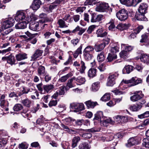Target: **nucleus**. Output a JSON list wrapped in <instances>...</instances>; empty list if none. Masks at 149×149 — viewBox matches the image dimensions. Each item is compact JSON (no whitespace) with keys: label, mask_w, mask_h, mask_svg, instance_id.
Returning a JSON list of instances; mask_svg holds the SVG:
<instances>
[{"label":"nucleus","mask_w":149,"mask_h":149,"mask_svg":"<svg viewBox=\"0 0 149 149\" xmlns=\"http://www.w3.org/2000/svg\"><path fill=\"white\" fill-rule=\"evenodd\" d=\"M121 3L123 4L130 6L132 5V0H120Z\"/></svg>","instance_id":"40"},{"label":"nucleus","mask_w":149,"mask_h":149,"mask_svg":"<svg viewBox=\"0 0 149 149\" xmlns=\"http://www.w3.org/2000/svg\"><path fill=\"white\" fill-rule=\"evenodd\" d=\"M79 147V149H89L91 146L88 143L83 142L80 144Z\"/></svg>","instance_id":"31"},{"label":"nucleus","mask_w":149,"mask_h":149,"mask_svg":"<svg viewBox=\"0 0 149 149\" xmlns=\"http://www.w3.org/2000/svg\"><path fill=\"white\" fill-rule=\"evenodd\" d=\"M100 129L97 128H92L88 129L87 130V131L91 132L92 133H94L100 131Z\"/></svg>","instance_id":"61"},{"label":"nucleus","mask_w":149,"mask_h":149,"mask_svg":"<svg viewBox=\"0 0 149 149\" xmlns=\"http://www.w3.org/2000/svg\"><path fill=\"white\" fill-rule=\"evenodd\" d=\"M127 25L125 24H119L116 26V28L120 30H123L127 28Z\"/></svg>","instance_id":"37"},{"label":"nucleus","mask_w":149,"mask_h":149,"mask_svg":"<svg viewBox=\"0 0 149 149\" xmlns=\"http://www.w3.org/2000/svg\"><path fill=\"white\" fill-rule=\"evenodd\" d=\"M21 103L25 106L27 107H29L31 104V101L28 99H26L22 100Z\"/></svg>","instance_id":"35"},{"label":"nucleus","mask_w":149,"mask_h":149,"mask_svg":"<svg viewBox=\"0 0 149 149\" xmlns=\"http://www.w3.org/2000/svg\"><path fill=\"white\" fill-rule=\"evenodd\" d=\"M80 140V137L78 136L74 137L72 140V146L73 148H74L77 146V143Z\"/></svg>","instance_id":"26"},{"label":"nucleus","mask_w":149,"mask_h":149,"mask_svg":"<svg viewBox=\"0 0 149 149\" xmlns=\"http://www.w3.org/2000/svg\"><path fill=\"white\" fill-rule=\"evenodd\" d=\"M95 27V25H92L90 26L88 28L87 32L89 34L91 33L93 31Z\"/></svg>","instance_id":"58"},{"label":"nucleus","mask_w":149,"mask_h":149,"mask_svg":"<svg viewBox=\"0 0 149 149\" xmlns=\"http://www.w3.org/2000/svg\"><path fill=\"white\" fill-rule=\"evenodd\" d=\"M15 58L18 61H20L27 58V55L25 53H19L15 56Z\"/></svg>","instance_id":"20"},{"label":"nucleus","mask_w":149,"mask_h":149,"mask_svg":"<svg viewBox=\"0 0 149 149\" xmlns=\"http://www.w3.org/2000/svg\"><path fill=\"white\" fill-rule=\"evenodd\" d=\"M18 148L19 149H26L28 148V146L26 142H22L19 144Z\"/></svg>","instance_id":"53"},{"label":"nucleus","mask_w":149,"mask_h":149,"mask_svg":"<svg viewBox=\"0 0 149 149\" xmlns=\"http://www.w3.org/2000/svg\"><path fill=\"white\" fill-rule=\"evenodd\" d=\"M72 73H69L66 75L63 76L60 78L58 80V81L59 82H65L68 79L69 77H72Z\"/></svg>","instance_id":"18"},{"label":"nucleus","mask_w":149,"mask_h":149,"mask_svg":"<svg viewBox=\"0 0 149 149\" xmlns=\"http://www.w3.org/2000/svg\"><path fill=\"white\" fill-rule=\"evenodd\" d=\"M75 80L77 82L80 83L81 84H84L85 81V78L80 77H79L77 78L75 77Z\"/></svg>","instance_id":"48"},{"label":"nucleus","mask_w":149,"mask_h":149,"mask_svg":"<svg viewBox=\"0 0 149 149\" xmlns=\"http://www.w3.org/2000/svg\"><path fill=\"white\" fill-rule=\"evenodd\" d=\"M141 105L138 104H134L131 105L130 108V109L133 111H137L140 110L141 108Z\"/></svg>","instance_id":"21"},{"label":"nucleus","mask_w":149,"mask_h":149,"mask_svg":"<svg viewBox=\"0 0 149 149\" xmlns=\"http://www.w3.org/2000/svg\"><path fill=\"white\" fill-rule=\"evenodd\" d=\"M85 9L86 7H79L76 9V11L77 12L80 14L81 13H82Z\"/></svg>","instance_id":"59"},{"label":"nucleus","mask_w":149,"mask_h":149,"mask_svg":"<svg viewBox=\"0 0 149 149\" xmlns=\"http://www.w3.org/2000/svg\"><path fill=\"white\" fill-rule=\"evenodd\" d=\"M82 136L85 139H89L92 136V134L91 133H85L83 134Z\"/></svg>","instance_id":"63"},{"label":"nucleus","mask_w":149,"mask_h":149,"mask_svg":"<svg viewBox=\"0 0 149 149\" xmlns=\"http://www.w3.org/2000/svg\"><path fill=\"white\" fill-rule=\"evenodd\" d=\"M11 50V47H9L3 50H0V54L2 55H4L6 53L9 52Z\"/></svg>","instance_id":"52"},{"label":"nucleus","mask_w":149,"mask_h":149,"mask_svg":"<svg viewBox=\"0 0 149 149\" xmlns=\"http://www.w3.org/2000/svg\"><path fill=\"white\" fill-rule=\"evenodd\" d=\"M143 146H144L146 148H149V139H143Z\"/></svg>","instance_id":"49"},{"label":"nucleus","mask_w":149,"mask_h":149,"mask_svg":"<svg viewBox=\"0 0 149 149\" xmlns=\"http://www.w3.org/2000/svg\"><path fill=\"white\" fill-rule=\"evenodd\" d=\"M16 61L15 56L11 54L8 56L7 63L11 65L15 64Z\"/></svg>","instance_id":"23"},{"label":"nucleus","mask_w":149,"mask_h":149,"mask_svg":"<svg viewBox=\"0 0 149 149\" xmlns=\"http://www.w3.org/2000/svg\"><path fill=\"white\" fill-rule=\"evenodd\" d=\"M110 99V96L109 93H107L104 95L101 98V100L104 102H107Z\"/></svg>","instance_id":"38"},{"label":"nucleus","mask_w":149,"mask_h":149,"mask_svg":"<svg viewBox=\"0 0 149 149\" xmlns=\"http://www.w3.org/2000/svg\"><path fill=\"white\" fill-rule=\"evenodd\" d=\"M133 94L134 95L130 97V100L132 102L137 101L144 96L143 94L141 91H136L134 92Z\"/></svg>","instance_id":"4"},{"label":"nucleus","mask_w":149,"mask_h":149,"mask_svg":"<svg viewBox=\"0 0 149 149\" xmlns=\"http://www.w3.org/2000/svg\"><path fill=\"white\" fill-rule=\"evenodd\" d=\"M41 3L40 0H34L31 6L33 10H37L40 7Z\"/></svg>","instance_id":"12"},{"label":"nucleus","mask_w":149,"mask_h":149,"mask_svg":"<svg viewBox=\"0 0 149 149\" xmlns=\"http://www.w3.org/2000/svg\"><path fill=\"white\" fill-rule=\"evenodd\" d=\"M69 146V144L68 142L63 141L62 143V147L64 149H68Z\"/></svg>","instance_id":"57"},{"label":"nucleus","mask_w":149,"mask_h":149,"mask_svg":"<svg viewBox=\"0 0 149 149\" xmlns=\"http://www.w3.org/2000/svg\"><path fill=\"white\" fill-rule=\"evenodd\" d=\"M38 75L41 78L43 77L46 74V72L45 71V68L44 66H40L38 69Z\"/></svg>","instance_id":"13"},{"label":"nucleus","mask_w":149,"mask_h":149,"mask_svg":"<svg viewBox=\"0 0 149 149\" xmlns=\"http://www.w3.org/2000/svg\"><path fill=\"white\" fill-rule=\"evenodd\" d=\"M94 50V48L93 46L89 45L85 47L83 51L92 53Z\"/></svg>","instance_id":"41"},{"label":"nucleus","mask_w":149,"mask_h":149,"mask_svg":"<svg viewBox=\"0 0 149 149\" xmlns=\"http://www.w3.org/2000/svg\"><path fill=\"white\" fill-rule=\"evenodd\" d=\"M148 8L147 4L145 3H141L139 6L138 11L141 12L142 13H146L147 12Z\"/></svg>","instance_id":"9"},{"label":"nucleus","mask_w":149,"mask_h":149,"mask_svg":"<svg viewBox=\"0 0 149 149\" xmlns=\"http://www.w3.org/2000/svg\"><path fill=\"white\" fill-rule=\"evenodd\" d=\"M123 47L126 51L130 52L133 49V47L131 46L126 45L124 44H122V47Z\"/></svg>","instance_id":"50"},{"label":"nucleus","mask_w":149,"mask_h":149,"mask_svg":"<svg viewBox=\"0 0 149 149\" xmlns=\"http://www.w3.org/2000/svg\"><path fill=\"white\" fill-rule=\"evenodd\" d=\"M39 25V23L38 22H32L29 24V28L31 30L36 31L38 29Z\"/></svg>","instance_id":"15"},{"label":"nucleus","mask_w":149,"mask_h":149,"mask_svg":"<svg viewBox=\"0 0 149 149\" xmlns=\"http://www.w3.org/2000/svg\"><path fill=\"white\" fill-rule=\"evenodd\" d=\"M142 39L141 40L140 42H146L147 40L148 36L146 34H143L141 36Z\"/></svg>","instance_id":"60"},{"label":"nucleus","mask_w":149,"mask_h":149,"mask_svg":"<svg viewBox=\"0 0 149 149\" xmlns=\"http://www.w3.org/2000/svg\"><path fill=\"white\" fill-rule=\"evenodd\" d=\"M86 106L88 108H93L97 104L96 102H92L91 100H89L85 102Z\"/></svg>","instance_id":"29"},{"label":"nucleus","mask_w":149,"mask_h":149,"mask_svg":"<svg viewBox=\"0 0 149 149\" xmlns=\"http://www.w3.org/2000/svg\"><path fill=\"white\" fill-rule=\"evenodd\" d=\"M133 70V67L130 65L125 66L123 70V72L124 73L129 74L132 72Z\"/></svg>","instance_id":"24"},{"label":"nucleus","mask_w":149,"mask_h":149,"mask_svg":"<svg viewBox=\"0 0 149 149\" xmlns=\"http://www.w3.org/2000/svg\"><path fill=\"white\" fill-rule=\"evenodd\" d=\"M95 3V0H86L85 2L86 5H93Z\"/></svg>","instance_id":"56"},{"label":"nucleus","mask_w":149,"mask_h":149,"mask_svg":"<svg viewBox=\"0 0 149 149\" xmlns=\"http://www.w3.org/2000/svg\"><path fill=\"white\" fill-rule=\"evenodd\" d=\"M97 15L94 14L92 15L91 19V22H97Z\"/></svg>","instance_id":"62"},{"label":"nucleus","mask_w":149,"mask_h":149,"mask_svg":"<svg viewBox=\"0 0 149 149\" xmlns=\"http://www.w3.org/2000/svg\"><path fill=\"white\" fill-rule=\"evenodd\" d=\"M108 78L107 85L108 86H112L115 84V79L118 76L117 73L110 74Z\"/></svg>","instance_id":"5"},{"label":"nucleus","mask_w":149,"mask_h":149,"mask_svg":"<svg viewBox=\"0 0 149 149\" xmlns=\"http://www.w3.org/2000/svg\"><path fill=\"white\" fill-rule=\"evenodd\" d=\"M83 55L84 59L87 61H89L93 57V55L91 53L83 52Z\"/></svg>","instance_id":"22"},{"label":"nucleus","mask_w":149,"mask_h":149,"mask_svg":"<svg viewBox=\"0 0 149 149\" xmlns=\"http://www.w3.org/2000/svg\"><path fill=\"white\" fill-rule=\"evenodd\" d=\"M75 77H73L69 79L66 84V86L69 88H72L75 86V85L73 84L74 80H75Z\"/></svg>","instance_id":"28"},{"label":"nucleus","mask_w":149,"mask_h":149,"mask_svg":"<svg viewBox=\"0 0 149 149\" xmlns=\"http://www.w3.org/2000/svg\"><path fill=\"white\" fill-rule=\"evenodd\" d=\"M14 20L12 18H9L8 20L3 22L2 24L4 29L12 26L14 25Z\"/></svg>","instance_id":"7"},{"label":"nucleus","mask_w":149,"mask_h":149,"mask_svg":"<svg viewBox=\"0 0 149 149\" xmlns=\"http://www.w3.org/2000/svg\"><path fill=\"white\" fill-rule=\"evenodd\" d=\"M100 121L101 122V124L104 126H107L109 123H110L111 125L114 124L113 120L110 118Z\"/></svg>","instance_id":"19"},{"label":"nucleus","mask_w":149,"mask_h":149,"mask_svg":"<svg viewBox=\"0 0 149 149\" xmlns=\"http://www.w3.org/2000/svg\"><path fill=\"white\" fill-rule=\"evenodd\" d=\"M110 53L116 54V53L118 52L119 51V48L118 47H112L110 49Z\"/></svg>","instance_id":"54"},{"label":"nucleus","mask_w":149,"mask_h":149,"mask_svg":"<svg viewBox=\"0 0 149 149\" xmlns=\"http://www.w3.org/2000/svg\"><path fill=\"white\" fill-rule=\"evenodd\" d=\"M97 37H103L107 34V33L102 28L98 29L96 31Z\"/></svg>","instance_id":"16"},{"label":"nucleus","mask_w":149,"mask_h":149,"mask_svg":"<svg viewBox=\"0 0 149 149\" xmlns=\"http://www.w3.org/2000/svg\"><path fill=\"white\" fill-rule=\"evenodd\" d=\"M114 124H123L125 123L127 121V119L125 117L120 116H117L114 118Z\"/></svg>","instance_id":"6"},{"label":"nucleus","mask_w":149,"mask_h":149,"mask_svg":"<svg viewBox=\"0 0 149 149\" xmlns=\"http://www.w3.org/2000/svg\"><path fill=\"white\" fill-rule=\"evenodd\" d=\"M136 143V141L134 138H130L128 140L127 143L126 144V146L130 147L134 145Z\"/></svg>","instance_id":"25"},{"label":"nucleus","mask_w":149,"mask_h":149,"mask_svg":"<svg viewBox=\"0 0 149 149\" xmlns=\"http://www.w3.org/2000/svg\"><path fill=\"white\" fill-rule=\"evenodd\" d=\"M29 22H24V21H19L18 23L15 26V28L17 29H23L26 27L27 24Z\"/></svg>","instance_id":"11"},{"label":"nucleus","mask_w":149,"mask_h":149,"mask_svg":"<svg viewBox=\"0 0 149 149\" xmlns=\"http://www.w3.org/2000/svg\"><path fill=\"white\" fill-rule=\"evenodd\" d=\"M23 109V106L21 104H16L13 107V109L15 111H19Z\"/></svg>","instance_id":"45"},{"label":"nucleus","mask_w":149,"mask_h":149,"mask_svg":"<svg viewBox=\"0 0 149 149\" xmlns=\"http://www.w3.org/2000/svg\"><path fill=\"white\" fill-rule=\"evenodd\" d=\"M105 47V44L102 43L99 45H95L94 48L97 52H100Z\"/></svg>","instance_id":"30"},{"label":"nucleus","mask_w":149,"mask_h":149,"mask_svg":"<svg viewBox=\"0 0 149 149\" xmlns=\"http://www.w3.org/2000/svg\"><path fill=\"white\" fill-rule=\"evenodd\" d=\"M106 64L104 63H103L100 64L97 66V68L101 72L104 71L106 69Z\"/></svg>","instance_id":"47"},{"label":"nucleus","mask_w":149,"mask_h":149,"mask_svg":"<svg viewBox=\"0 0 149 149\" xmlns=\"http://www.w3.org/2000/svg\"><path fill=\"white\" fill-rule=\"evenodd\" d=\"M117 58V56L116 54L113 53H109L107 58L108 62H111L116 59Z\"/></svg>","instance_id":"27"},{"label":"nucleus","mask_w":149,"mask_h":149,"mask_svg":"<svg viewBox=\"0 0 149 149\" xmlns=\"http://www.w3.org/2000/svg\"><path fill=\"white\" fill-rule=\"evenodd\" d=\"M140 59L141 61L144 63L147 64H149V55H148L146 54H142Z\"/></svg>","instance_id":"17"},{"label":"nucleus","mask_w":149,"mask_h":149,"mask_svg":"<svg viewBox=\"0 0 149 149\" xmlns=\"http://www.w3.org/2000/svg\"><path fill=\"white\" fill-rule=\"evenodd\" d=\"M145 13H142L141 12L138 11V12L136 13L135 17L138 20L146 21L147 20V18L145 16Z\"/></svg>","instance_id":"10"},{"label":"nucleus","mask_w":149,"mask_h":149,"mask_svg":"<svg viewBox=\"0 0 149 149\" xmlns=\"http://www.w3.org/2000/svg\"><path fill=\"white\" fill-rule=\"evenodd\" d=\"M104 59L105 57L103 52H101L98 55L97 59L99 62L102 61H104Z\"/></svg>","instance_id":"42"},{"label":"nucleus","mask_w":149,"mask_h":149,"mask_svg":"<svg viewBox=\"0 0 149 149\" xmlns=\"http://www.w3.org/2000/svg\"><path fill=\"white\" fill-rule=\"evenodd\" d=\"M95 10L97 11L100 12H103L104 10L100 4L97 6L95 8Z\"/></svg>","instance_id":"64"},{"label":"nucleus","mask_w":149,"mask_h":149,"mask_svg":"<svg viewBox=\"0 0 149 149\" xmlns=\"http://www.w3.org/2000/svg\"><path fill=\"white\" fill-rule=\"evenodd\" d=\"M43 51L39 49H37L34 54L31 56V59L34 61L39 56L42 55Z\"/></svg>","instance_id":"14"},{"label":"nucleus","mask_w":149,"mask_h":149,"mask_svg":"<svg viewBox=\"0 0 149 149\" xmlns=\"http://www.w3.org/2000/svg\"><path fill=\"white\" fill-rule=\"evenodd\" d=\"M44 90L47 92L48 93L51 91L54 88V87L53 85L50 84L44 85L43 86Z\"/></svg>","instance_id":"32"},{"label":"nucleus","mask_w":149,"mask_h":149,"mask_svg":"<svg viewBox=\"0 0 149 149\" xmlns=\"http://www.w3.org/2000/svg\"><path fill=\"white\" fill-rule=\"evenodd\" d=\"M119 55L120 57L126 59L128 57V52L125 50L121 51L119 53Z\"/></svg>","instance_id":"39"},{"label":"nucleus","mask_w":149,"mask_h":149,"mask_svg":"<svg viewBox=\"0 0 149 149\" xmlns=\"http://www.w3.org/2000/svg\"><path fill=\"white\" fill-rule=\"evenodd\" d=\"M58 23L60 26V27L61 28H66L68 27L67 25L65 24V22L61 19H59Z\"/></svg>","instance_id":"44"},{"label":"nucleus","mask_w":149,"mask_h":149,"mask_svg":"<svg viewBox=\"0 0 149 149\" xmlns=\"http://www.w3.org/2000/svg\"><path fill=\"white\" fill-rule=\"evenodd\" d=\"M72 107L77 110V111H81L84 109V106L82 103H73L72 104Z\"/></svg>","instance_id":"8"},{"label":"nucleus","mask_w":149,"mask_h":149,"mask_svg":"<svg viewBox=\"0 0 149 149\" xmlns=\"http://www.w3.org/2000/svg\"><path fill=\"white\" fill-rule=\"evenodd\" d=\"M100 87V82L97 81L93 83L92 85V88L94 91L98 90Z\"/></svg>","instance_id":"43"},{"label":"nucleus","mask_w":149,"mask_h":149,"mask_svg":"<svg viewBox=\"0 0 149 149\" xmlns=\"http://www.w3.org/2000/svg\"><path fill=\"white\" fill-rule=\"evenodd\" d=\"M9 47H11V45H10V43L9 42H7L3 44L0 46L1 48L2 49H6V48H7Z\"/></svg>","instance_id":"55"},{"label":"nucleus","mask_w":149,"mask_h":149,"mask_svg":"<svg viewBox=\"0 0 149 149\" xmlns=\"http://www.w3.org/2000/svg\"><path fill=\"white\" fill-rule=\"evenodd\" d=\"M117 18L120 21H125L128 17V11L125 9H122L116 13Z\"/></svg>","instance_id":"3"},{"label":"nucleus","mask_w":149,"mask_h":149,"mask_svg":"<svg viewBox=\"0 0 149 149\" xmlns=\"http://www.w3.org/2000/svg\"><path fill=\"white\" fill-rule=\"evenodd\" d=\"M65 86H62L59 88V89L57 91L59 93V95H64L65 93Z\"/></svg>","instance_id":"46"},{"label":"nucleus","mask_w":149,"mask_h":149,"mask_svg":"<svg viewBox=\"0 0 149 149\" xmlns=\"http://www.w3.org/2000/svg\"><path fill=\"white\" fill-rule=\"evenodd\" d=\"M96 70L94 68L90 69L88 71V76L90 77H93L96 75Z\"/></svg>","instance_id":"33"},{"label":"nucleus","mask_w":149,"mask_h":149,"mask_svg":"<svg viewBox=\"0 0 149 149\" xmlns=\"http://www.w3.org/2000/svg\"><path fill=\"white\" fill-rule=\"evenodd\" d=\"M81 67L79 70V71L81 73H85V71L86 68L85 65V63L82 60L81 61Z\"/></svg>","instance_id":"36"},{"label":"nucleus","mask_w":149,"mask_h":149,"mask_svg":"<svg viewBox=\"0 0 149 149\" xmlns=\"http://www.w3.org/2000/svg\"><path fill=\"white\" fill-rule=\"evenodd\" d=\"M103 116V112L101 111H99L97 112L95 114V117L94 119L99 121H101V118H102Z\"/></svg>","instance_id":"34"},{"label":"nucleus","mask_w":149,"mask_h":149,"mask_svg":"<svg viewBox=\"0 0 149 149\" xmlns=\"http://www.w3.org/2000/svg\"><path fill=\"white\" fill-rule=\"evenodd\" d=\"M15 19L17 21L30 22L32 20H35V18H32L31 17H28L23 11H19L17 12Z\"/></svg>","instance_id":"1"},{"label":"nucleus","mask_w":149,"mask_h":149,"mask_svg":"<svg viewBox=\"0 0 149 149\" xmlns=\"http://www.w3.org/2000/svg\"><path fill=\"white\" fill-rule=\"evenodd\" d=\"M108 24H109V30H112L113 29L115 28V26L114 24V21L113 20H111Z\"/></svg>","instance_id":"51"},{"label":"nucleus","mask_w":149,"mask_h":149,"mask_svg":"<svg viewBox=\"0 0 149 149\" xmlns=\"http://www.w3.org/2000/svg\"><path fill=\"white\" fill-rule=\"evenodd\" d=\"M142 80L140 78H137L136 77H132L129 80L123 79L122 81V83L125 84H131L130 86H133L137 85L141 83Z\"/></svg>","instance_id":"2"}]
</instances>
